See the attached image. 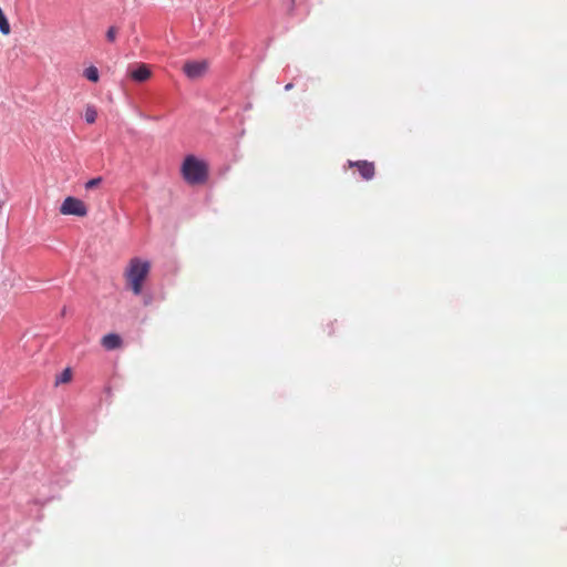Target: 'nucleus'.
Listing matches in <instances>:
<instances>
[{
  "instance_id": "423d86ee",
  "label": "nucleus",
  "mask_w": 567,
  "mask_h": 567,
  "mask_svg": "<svg viewBox=\"0 0 567 567\" xmlns=\"http://www.w3.org/2000/svg\"><path fill=\"white\" fill-rule=\"evenodd\" d=\"M151 75L152 72L150 68L144 63H140L137 68L130 73V76L136 82H145L151 78Z\"/></svg>"
},
{
  "instance_id": "20e7f679",
  "label": "nucleus",
  "mask_w": 567,
  "mask_h": 567,
  "mask_svg": "<svg viewBox=\"0 0 567 567\" xmlns=\"http://www.w3.org/2000/svg\"><path fill=\"white\" fill-rule=\"evenodd\" d=\"M209 68V63L206 60L200 61H187L183 66V72L190 80H197L203 78Z\"/></svg>"
},
{
  "instance_id": "ddd939ff",
  "label": "nucleus",
  "mask_w": 567,
  "mask_h": 567,
  "mask_svg": "<svg viewBox=\"0 0 567 567\" xmlns=\"http://www.w3.org/2000/svg\"><path fill=\"white\" fill-rule=\"evenodd\" d=\"M116 29L114 27H111L106 32V39L111 42H113L116 38Z\"/></svg>"
},
{
  "instance_id": "9b49d317",
  "label": "nucleus",
  "mask_w": 567,
  "mask_h": 567,
  "mask_svg": "<svg viewBox=\"0 0 567 567\" xmlns=\"http://www.w3.org/2000/svg\"><path fill=\"white\" fill-rule=\"evenodd\" d=\"M84 76L91 82H97L100 79L99 70L91 65L84 70Z\"/></svg>"
},
{
  "instance_id": "f8f14e48",
  "label": "nucleus",
  "mask_w": 567,
  "mask_h": 567,
  "mask_svg": "<svg viewBox=\"0 0 567 567\" xmlns=\"http://www.w3.org/2000/svg\"><path fill=\"white\" fill-rule=\"evenodd\" d=\"M103 182L102 177H95L85 183V189L90 190L96 188Z\"/></svg>"
},
{
  "instance_id": "4468645a",
  "label": "nucleus",
  "mask_w": 567,
  "mask_h": 567,
  "mask_svg": "<svg viewBox=\"0 0 567 567\" xmlns=\"http://www.w3.org/2000/svg\"><path fill=\"white\" fill-rule=\"evenodd\" d=\"M292 87H293V84H292V83H288V84H286L285 90H286V91H289V90H291Z\"/></svg>"
},
{
  "instance_id": "0eeeda50",
  "label": "nucleus",
  "mask_w": 567,
  "mask_h": 567,
  "mask_svg": "<svg viewBox=\"0 0 567 567\" xmlns=\"http://www.w3.org/2000/svg\"><path fill=\"white\" fill-rule=\"evenodd\" d=\"M101 344L106 349V350H115V349H118L122 347V339L118 334L116 333H109V334H105L102 340H101Z\"/></svg>"
},
{
  "instance_id": "f03ea898",
  "label": "nucleus",
  "mask_w": 567,
  "mask_h": 567,
  "mask_svg": "<svg viewBox=\"0 0 567 567\" xmlns=\"http://www.w3.org/2000/svg\"><path fill=\"white\" fill-rule=\"evenodd\" d=\"M182 175L183 178L190 185L204 184L208 177L207 164L194 155H188L183 162Z\"/></svg>"
},
{
  "instance_id": "6e6552de",
  "label": "nucleus",
  "mask_w": 567,
  "mask_h": 567,
  "mask_svg": "<svg viewBox=\"0 0 567 567\" xmlns=\"http://www.w3.org/2000/svg\"><path fill=\"white\" fill-rule=\"evenodd\" d=\"M72 380V370L70 368H65L59 375L55 378V385L65 384L71 382Z\"/></svg>"
},
{
  "instance_id": "1a4fd4ad",
  "label": "nucleus",
  "mask_w": 567,
  "mask_h": 567,
  "mask_svg": "<svg viewBox=\"0 0 567 567\" xmlns=\"http://www.w3.org/2000/svg\"><path fill=\"white\" fill-rule=\"evenodd\" d=\"M0 32L3 35H8L11 32L10 23L1 8H0Z\"/></svg>"
},
{
  "instance_id": "7ed1b4c3",
  "label": "nucleus",
  "mask_w": 567,
  "mask_h": 567,
  "mask_svg": "<svg viewBox=\"0 0 567 567\" xmlns=\"http://www.w3.org/2000/svg\"><path fill=\"white\" fill-rule=\"evenodd\" d=\"M60 213L62 215L85 217L87 215V207L83 200L73 196H68L61 204Z\"/></svg>"
},
{
  "instance_id": "9d476101",
  "label": "nucleus",
  "mask_w": 567,
  "mask_h": 567,
  "mask_svg": "<svg viewBox=\"0 0 567 567\" xmlns=\"http://www.w3.org/2000/svg\"><path fill=\"white\" fill-rule=\"evenodd\" d=\"M84 117H85L86 123L93 124L97 117V111H96L95 106L87 105L85 107Z\"/></svg>"
},
{
  "instance_id": "39448f33",
  "label": "nucleus",
  "mask_w": 567,
  "mask_h": 567,
  "mask_svg": "<svg viewBox=\"0 0 567 567\" xmlns=\"http://www.w3.org/2000/svg\"><path fill=\"white\" fill-rule=\"evenodd\" d=\"M350 167H357L361 177L365 181H370L373 178L375 174V167L372 162L368 161H357V162H349Z\"/></svg>"
},
{
  "instance_id": "f257e3e1",
  "label": "nucleus",
  "mask_w": 567,
  "mask_h": 567,
  "mask_svg": "<svg viewBox=\"0 0 567 567\" xmlns=\"http://www.w3.org/2000/svg\"><path fill=\"white\" fill-rule=\"evenodd\" d=\"M151 271V262L142 258L135 257L128 261L124 271L126 286L131 291L138 296L143 290V282L146 280Z\"/></svg>"
}]
</instances>
